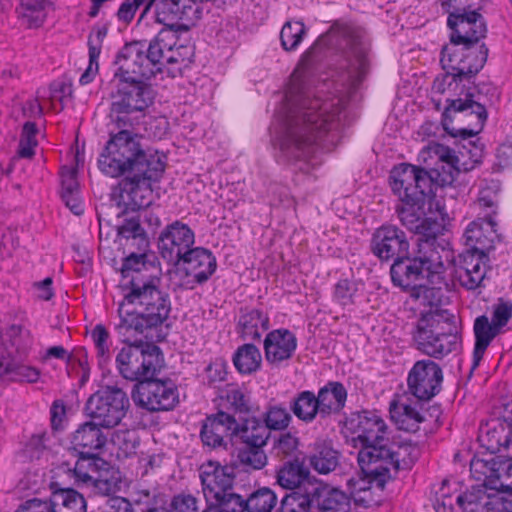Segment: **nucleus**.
<instances>
[{
  "label": "nucleus",
  "mask_w": 512,
  "mask_h": 512,
  "mask_svg": "<svg viewBox=\"0 0 512 512\" xmlns=\"http://www.w3.org/2000/svg\"><path fill=\"white\" fill-rule=\"evenodd\" d=\"M141 136L122 129L110 135L98 159V167L107 176H124L112 188L110 198L119 208L140 210L152 202L151 182L158 180L165 170L163 156L157 151L145 150Z\"/></svg>",
  "instance_id": "nucleus-1"
},
{
  "label": "nucleus",
  "mask_w": 512,
  "mask_h": 512,
  "mask_svg": "<svg viewBox=\"0 0 512 512\" xmlns=\"http://www.w3.org/2000/svg\"><path fill=\"white\" fill-rule=\"evenodd\" d=\"M286 138L282 145L297 158H308L312 145L322 133L337 130L341 100L311 99L299 82H292L285 94Z\"/></svg>",
  "instance_id": "nucleus-2"
},
{
  "label": "nucleus",
  "mask_w": 512,
  "mask_h": 512,
  "mask_svg": "<svg viewBox=\"0 0 512 512\" xmlns=\"http://www.w3.org/2000/svg\"><path fill=\"white\" fill-rule=\"evenodd\" d=\"M159 279L133 277L130 291L119 304L120 323L116 329L128 343L131 337L143 334L146 330L161 325L171 310L169 297L157 283Z\"/></svg>",
  "instance_id": "nucleus-3"
},
{
  "label": "nucleus",
  "mask_w": 512,
  "mask_h": 512,
  "mask_svg": "<svg viewBox=\"0 0 512 512\" xmlns=\"http://www.w3.org/2000/svg\"><path fill=\"white\" fill-rule=\"evenodd\" d=\"M442 252H445L441 248ZM445 265L436 238H419L418 249L415 256L395 260L391 266L390 274L393 283L404 289H411V296L420 301L424 306H433L434 298L438 291L418 283L427 279L431 284H440L443 281L442 274Z\"/></svg>",
  "instance_id": "nucleus-4"
},
{
  "label": "nucleus",
  "mask_w": 512,
  "mask_h": 512,
  "mask_svg": "<svg viewBox=\"0 0 512 512\" xmlns=\"http://www.w3.org/2000/svg\"><path fill=\"white\" fill-rule=\"evenodd\" d=\"M314 45H329L342 51L353 86L359 85L368 73L369 44L365 40L364 31L361 28L336 21L325 34L317 39Z\"/></svg>",
  "instance_id": "nucleus-5"
},
{
  "label": "nucleus",
  "mask_w": 512,
  "mask_h": 512,
  "mask_svg": "<svg viewBox=\"0 0 512 512\" xmlns=\"http://www.w3.org/2000/svg\"><path fill=\"white\" fill-rule=\"evenodd\" d=\"M414 340L423 353L438 358L458 346V330L454 317L440 313H428L417 322Z\"/></svg>",
  "instance_id": "nucleus-6"
},
{
  "label": "nucleus",
  "mask_w": 512,
  "mask_h": 512,
  "mask_svg": "<svg viewBox=\"0 0 512 512\" xmlns=\"http://www.w3.org/2000/svg\"><path fill=\"white\" fill-rule=\"evenodd\" d=\"M486 119L485 107L472 94L467 93L464 98L448 100L442 125L451 136L466 140L481 131Z\"/></svg>",
  "instance_id": "nucleus-7"
},
{
  "label": "nucleus",
  "mask_w": 512,
  "mask_h": 512,
  "mask_svg": "<svg viewBox=\"0 0 512 512\" xmlns=\"http://www.w3.org/2000/svg\"><path fill=\"white\" fill-rule=\"evenodd\" d=\"M119 373L130 381L153 378L161 366L160 349L154 344L135 341L124 346L116 356Z\"/></svg>",
  "instance_id": "nucleus-8"
},
{
  "label": "nucleus",
  "mask_w": 512,
  "mask_h": 512,
  "mask_svg": "<svg viewBox=\"0 0 512 512\" xmlns=\"http://www.w3.org/2000/svg\"><path fill=\"white\" fill-rule=\"evenodd\" d=\"M488 49L484 46H467L452 43L442 48L440 63L446 71V78L452 81L470 80L484 66Z\"/></svg>",
  "instance_id": "nucleus-9"
},
{
  "label": "nucleus",
  "mask_w": 512,
  "mask_h": 512,
  "mask_svg": "<svg viewBox=\"0 0 512 512\" xmlns=\"http://www.w3.org/2000/svg\"><path fill=\"white\" fill-rule=\"evenodd\" d=\"M351 424L355 423L353 432L356 436L354 442H359L361 448L358 452V464L362 473L367 477L369 473H375V464L379 462V458L373 457L370 462L362 459L363 452L371 451L372 448H387L390 443L388 437V427L385 421L374 413L363 412L352 419Z\"/></svg>",
  "instance_id": "nucleus-10"
},
{
  "label": "nucleus",
  "mask_w": 512,
  "mask_h": 512,
  "mask_svg": "<svg viewBox=\"0 0 512 512\" xmlns=\"http://www.w3.org/2000/svg\"><path fill=\"white\" fill-rule=\"evenodd\" d=\"M129 406V398L121 388L105 386L88 398L85 412L102 428L111 429L121 423Z\"/></svg>",
  "instance_id": "nucleus-11"
},
{
  "label": "nucleus",
  "mask_w": 512,
  "mask_h": 512,
  "mask_svg": "<svg viewBox=\"0 0 512 512\" xmlns=\"http://www.w3.org/2000/svg\"><path fill=\"white\" fill-rule=\"evenodd\" d=\"M116 93H112L110 117L118 126L126 124L128 114L143 111L153 101L151 87L142 79H118Z\"/></svg>",
  "instance_id": "nucleus-12"
},
{
  "label": "nucleus",
  "mask_w": 512,
  "mask_h": 512,
  "mask_svg": "<svg viewBox=\"0 0 512 512\" xmlns=\"http://www.w3.org/2000/svg\"><path fill=\"white\" fill-rule=\"evenodd\" d=\"M390 180L392 191L402 203L424 204L432 184L425 169L407 163L394 167Z\"/></svg>",
  "instance_id": "nucleus-13"
},
{
  "label": "nucleus",
  "mask_w": 512,
  "mask_h": 512,
  "mask_svg": "<svg viewBox=\"0 0 512 512\" xmlns=\"http://www.w3.org/2000/svg\"><path fill=\"white\" fill-rule=\"evenodd\" d=\"M132 399L137 406L148 411H168L179 402V393L171 381L150 378L135 385Z\"/></svg>",
  "instance_id": "nucleus-14"
},
{
  "label": "nucleus",
  "mask_w": 512,
  "mask_h": 512,
  "mask_svg": "<svg viewBox=\"0 0 512 512\" xmlns=\"http://www.w3.org/2000/svg\"><path fill=\"white\" fill-rule=\"evenodd\" d=\"M419 455V450L415 445L410 443L394 444L389 443L387 448H372L371 451L363 452L362 459L371 461L373 457L379 458V462L375 464V473H369L367 477L377 479L384 477L390 469L398 472L401 469H410L415 463Z\"/></svg>",
  "instance_id": "nucleus-15"
},
{
  "label": "nucleus",
  "mask_w": 512,
  "mask_h": 512,
  "mask_svg": "<svg viewBox=\"0 0 512 512\" xmlns=\"http://www.w3.org/2000/svg\"><path fill=\"white\" fill-rule=\"evenodd\" d=\"M442 370L432 360L417 361L407 378L408 391L421 401L433 398L441 388Z\"/></svg>",
  "instance_id": "nucleus-16"
},
{
  "label": "nucleus",
  "mask_w": 512,
  "mask_h": 512,
  "mask_svg": "<svg viewBox=\"0 0 512 512\" xmlns=\"http://www.w3.org/2000/svg\"><path fill=\"white\" fill-rule=\"evenodd\" d=\"M153 9L156 22L173 28L179 22H193L200 18L198 5L193 0H149L145 5L141 19Z\"/></svg>",
  "instance_id": "nucleus-17"
},
{
  "label": "nucleus",
  "mask_w": 512,
  "mask_h": 512,
  "mask_svg": "<svg viewBox=\"0 0 512 512\" xmlns=\"http://www.w3.org/2000/svg\"><path fill=\"white\" fill-rule=\"evenodd\" d=\"M447 24L452 30L450 35L452 43L475 46L486 34V25L483 17L476 11L465 13L451 12Z\"/></svg>",
  "instance_id": "nucleus-18"
},
{
  "label": "nucleus",
  "mask_w": 512,
  "mask_h": 512,
  "mask_svg": "<svg viewBox=\"0 0 512 512\" xmlns=\"http://www.w3.org/2000/svg\"><path fill=\"white\" fill-rule=\"evenodd\" d=\"M194 244V233L179 221L168 225L159 237V250L168 262L178 263Z\"/></svg>",
  "instance_id": "nucleus-19"
},
{
  "label": "nucleus",
  "mask_w": 512,
  "mask_h": 512,
  "mask_svg": "<svg viewBox=\"0 0 512 512\" xmlns=\"http://www.w3.org/2000/svg\"><path fill=\"white\" fill-rule=\"evenodd\" d=\"M371 247L381 260H398L409 254V242L405 233L396 226H382L373 234Z\"/></svg>",
  "instance_id": "nucleus-20"
},
{
  "label": "nucleus",
  "mask_w": 512,
  "mask_h": 512,
  "mask_svg": "<svg viewBox=\"0 0 512 512\" xmlns=\"http://www.w3.org/2000/svg\"><path fill=\"white\" fill-rule=\"evenodd\" d=\"M145 43L135 41L126 44L119 52L116 60L118 70L115 72L116 79H142L149 78L155 71L148 67L144 57Z\"/></svg>",
  "instance_id": "nucleus-21"
},
{
  "label": "nucleus",
  "mask_w": 512,
  "mask_h": 512,
  "mask_svg": "<svg viewBox=\"0 0 512 512\" xmlns=\"http://www.w3.org/2000/svg\"><path fill=\"white\" fill-rule=\"evenodd\" d=\"M199 477L204 497L208 503L223 498L232 491L234 475L232 468L228 466L208 461L201 465Z\"/></svg>",
  "instance_id": "nucleus-22"
},
{
  "label": "nucleus",
  "mask_w": 512,
  "mask_h": 512,
  "mask_svg": "<svg viewBox=\"0 0 512 512\" xmlns=\"http://www.w3.org/2000/svg\"><path fill=\"white\" fill-rule=\"evenodd\" d=\"M236 420L230 414L219 411L207 417L202 425L200 437L205 446L210 448L226 447V438L234 436Z\"/></svg>",
  "instance_id": "nucleus-23"
},
{
  "label": "nucleus",
  "mask_w": 512,
  "mask_h": 512,
  "mask_svg": "<svg viewBox=\"0 0 512 512\" xmlns=\"http://www.w3.org/2000/svg\"><path fill=\"white\" fill-rule=\"evenodd\" d=\"M312 486V504L314 512H349L350 497L342 490L314 481Z\"/></svg>",
  "instance_id": "nucleus-24"
},
{
  "label": "nucleus",
  "mask_w": 512,
  "mask_h": 512,
  "mask_svg": "<svg viewBox=\"0 0 512 512\" xmlns=\"http://www.w3.org/2000/svg\"><path fill=\"white\" fill-rule=\"evenodd\" d=\"M297 347L295 335L287 329H277L267 334L264 340L265 358L274 366L289 360Z\"/></svg>",
  "instance_id": "nucleus-25"
},
{
  "label": "nucleus",
  "mask_w": 512,
  "mask_h": 512,
  "mask_svg": "<svg viewBox=\"0 0 512 512\" xmlns=\"http://www.w3.org/2000/svg\"><path fill=\"white\" fill-rule=\"evenodd\" d=\"M183 268L187 276L195 283L206 282L215 272L217 263L212 253L204 248H191L182 258Z\"/></svg>",
  "instance_id": "nucleus-26"
},
{
  "label": "nucleus",
  "mask_w": 512,
  "mask_h": 512,
  "mask_svg": "<svg viewBox=\"0 0 512 512\" xmlns=\"http://www.w3.org/2000/svg\"><path fill=\"white\" fill-rule=\"evenodd\" d=\"M487 255L465 251L459 256V266L456 270L461 286L474 290L485 278V259Z\"/></svg>",
  "instance_id": "nucleus-27"
},
{
  "label": "nucleus",
  "mask_w": 512,
  "mask_h": 512,
  "mask_svg": "<svg viewBox=\"0 0 512 512\" xmlns=\"http://www.w3.org/2000/svg\"><path fill=\"white\" fill-rule=\"evenodd\" d=\"M101 428L94 420L81 424L71 436L73 448L82 455H89L91 451L103 448L107 436Z\"/></svg>",
  "instance_id": "nucleus-28"
},
{
  "label": "nucleus",
  "mask_w": 512,
  "mask_h": 512,
  "mask_svg": "<svg viewBox=\"0 0 512 512\" xmlns=\"http://www.w3.org/2000/svg\"><path fill=\"white\" fill-rule=\"evenodd\" d=\"M316 397L320 417L326 418L341 412L346 403L347 391L340 382H328L324 387L319 389Z\"/></svg>",
  "instance_id": "nucleus-29"
},
{
  "label": "nucleus",
  "mask_w": 512,
  "mask_h": 512,
  "mask_svg": "<svg viewBox=\"0 0 512 512\" xmlns=\"http://www.w3.org/2000/svg\"><path fill=\"white\" fill-rule=\"evenodd\" d=\"M39 376L38 369L16 362L11 358L7 349L0 345V384L6 379L34 383Z\"/></svg>",
  "instance_id": "nucleus-30"
},
{
  "label": "nucleus",
  "mask_w": 512,
  "mask_h": 512,
  "mask_svg": "<svg viewBox=\"0 0 512 512\" xmlns=\"http://www.w3.org/2000/svg\"><path fill=\"white\" fill-rule=\"evenodd\" d=\"M244 446H252L255 448H263L270 437V431L256 418H248L242 424L236 422L234 433Z\"/></svg>",
  "instance_id": "nucleus-31"
},
{
  "label": "nucleus",
  "mask_w": 512,
  "mask_h": 512,
  "mask_svg": "<svg viewBox=\"0 0 512 512\" xmlns=\"http://www.w3.org/2000/svg\"><path fill=\"white\" fill-rule=\"evenodd\" d=\"M339 457V452L330 443L317 441L314 444L313 453L309 457V463L317 472L328 474L338 466Z\"/></svg>",
  "instance_id": "nucleus-32"
},
{
  "label": "nucleus",
  "mask_w": 512,
  "mask_h": 512,
  "mask_svg": "<svg viewBox=\"0 0 512 512\" xmlns=\"http://www.w3.org/2000/svg\"><path fill=\"white\" fill-rule=\"evenodd\" d=\"M309 472L298 461L285 463L277 472V483L284 489L300 490L306 483H314L308 478Z\"/></svg>",
  "instance_id": "nucleus-33"
},
{
  "label": "nucleus",
  "mask_w": 512,
  "mask_h": 512,
  "mask_svg": "<svg viewBox=\"0 0 512 512\" xmlns=\"http://www.w3.org/2000/svg\"><path fill=\"white\" fill-rule=\"evenodd\" d=\"M49 504L53 512H86L84 497L71 488L53 491Z\"/></svg>",
  "instance_id": "nucleus-34"
},
{
  "label": "nucleus",
  "mask_w": 512,
  "mask_h": 512,
  "mask_svg": "<svg viewBox=\"0 0 512 512\" xmlns=\"http://www.w3.org/2000/svg\"><path fill=\"white\" fill-rule=\"evenodd\" d=\"M486 231L493 230L494 222L489 218L486 222ZM464 237L466 239L467 250L469 252L487 255V251L492 247L491 240L485 235L483 223L473 221L465 230Z\"/></svg>",
  "instance_id": "nucleus-35"
},
{
  "label": "nucleus",
  "mask_w": 512,
  "mask_h": 512,
  "mask_svg": "<svg viewBox=\"0 0 512 512\" xmlns=\"http://www.w3.org/2000/svg\"><path fill=\"white\" fill-rule=\"evenodd\" d=\"M499 333L500 331L490 323L487 316L482 315L476 318L474 322V334L476 338L473 355L474 366L479 364L485 350Z\"/></svg>",
  "instance_id": "nucleus-36"
},
{
  "label": "nucleus",
  "mask_w": 512,
  "mask_h": 512,
  "mask_svg": "<svg viewBox=\"0 0 512 512\" xmlns=\"http://www.w3.org/2000/svg\"><path fill=\"white\" fill-rule=\"evenodd\" d=\"M391 419L398 429L415 433L419 430L420 424L425 420L424 416L411 405L395 404L390 405Z\"/></svg>",
  "instance_id": "nucleus-37"
},
{
  "label": "nucleus",
  "mask_w": 512,
  "mask_h": 512,
  "mask_svg": "<svg viewBox=\"0 0 512 512\" xmlns=\"http://www.w3.org/2000/svg\"><path fill=\"white\" fill-rule=\"evenodd\" d=\"M106 465V462L100 458L83 456L76 463L72 472L75 482L78 485L90 486V484L97 480L100 476L101 468Z\"/></svg>",
  "instance_id": "nucleus-38"
},
{
  "label": "nucleus",
  "mask_w": 512,
  "mask_h": 512,
  "mask_svg": "<svg viewBox=\"0 0 512 512\" xmlns=\"http://www.w3.org/2000/svg\"><path fill=\"white\" fill-rule=\"evenodd\" d=\"M106 35L107 28L102 26L94 29V31L89 36V65L80 77V83L82 85L90 83L98 72V58L100 56L102 43Z\"/></svg>",
  "instance_id": "nucleus-39"
},
{
  "label": "nucleus",
  "mask_w": 512,
  "mask_h": 512,
  "mask_svg": "<svg viewBox=\"0 0 512 512\" xmlns=\"http://www.w3.org/2000/svg\"><path fill=\"white\" fill-rule=\"evenodd\" d=\"M484 486L496 491H512V461L494 462L490 474L486 476Z\"/></svg>",
  "instance_id": "nucleus-40"
},
{
  "label": "nucleus",
  "mask_w": 512,
  "mask_h": 512,
  "mask_svg": "<svg viewBox=\"0 0 512 512\" xmlns=\"http://www.w3.org/2000/svg\"><path fill=\"white\" fill-rule=\"evenodd\" d=\"M311 490V483H306L300 490L285 495L280 501L279 512H314Z\"/></svg>",
  "instance_id": "nucleus-41"
},
{
  "label": "nucleus",
  "mask_w": 512,
  "mask_h": 512,
  "mask_svg": "<svg viewBox=\"0 0 512 512\" xmlns=\"http://www.w3.org/2000/svg\"><path fill=\"white\" fill-rule=\"evenodd\" d=\"M293 414L301 421L310 423L320 416L316 395L311 391L300 392L290 405Z\"/></svg>",
  "instance_id": "nucleus-42"
},
{
  "label": "nucleus",
  "mask_w": 512,
  "mask_h": 512,
  "mask_svg": "<svg viewBox=\"0 0 512 512\" xmlns=\"http://www.w3.org/2000/svg\"><path fill=\"white\" fill-rule=\"evenodd\" d=\"M239 326L244 339H259L261 330L268 329L269 319L259 310H250L242 313L239 318Z\"/></svg>",
  "instance_id": "nucleus-43"
},
{
  "label": "nucleus",
  "mask_w": 512,
  "mask_h": 512,
  "mask_svg": "<svg viewBox=\"0 0 512 512\" xmlns=\"http://www.w3.org/2000/svg\"><path fill=\"white\" fill-rule=\"evenodd\" d=\"M262 356L259 349L253 344H244L234 355L233 362L239 372L250 374L261 365Z\"/></svg>",
  "instance_id": "nucleus-44"
},
{
  "label": "nucleus",
  "mask_w": 512,
  "mask_h": 512,
  "mask_svg": "<svg viewBox=\"0 0 512 512\" xmlns=\"http://www.w3.org/2000/svg\"><path fill=\"white\" fill-rule=\"evenodd\" d=\"M277 502L276 493L268 487H262L245 499L246 512H272Z\"/></svg>",
  "instance_id": "nucleus-45"
},
{
  "label": "nucleus",
  "mask_w": 512,
  "mask_h": 512,
  "mask_svg": "<svg viewBox=\"0 0 512 512\" xmlns=\"http://www.w3.org/2000/svg\"><path fill=\"white\" fill-rule=\"evenodd\" d=\"M424 204L402 203L397 207V213L401 223L407 229L416 233H421V228L424 223Z\"/></svg>",
  "instance_id": "nucleus-46"
},
{
  "label": "nucleus",
  "mask_w": 512,
  "mask_h": 512,
  "mask_svg": "<svg viewBox=\"0 0 512 512\" xmlns=\"http://www.w3.org/2000/svg\"><path fill=\"white\" fill-rule=\"evenodd\" d=\"M237 461L245 471L260 470L267 464V455L263 448L243 446L238 450Z\"/></svg>",
  "instance_id": "nucleus-47"
},
{
  "label": "nucleus",
  "mask_w": 512,
  "mask_h": 512,
  "mask_svg": "<svg viewBox=\"0 0 512 512\" xmlns=\"http://www.w3.org/2000/svg\"><path fill=\"white\" fill-rule=\"evenodd\" d=\"M306 34L305 25L300 21H287L280 32L281 46L285 51H294Z\"/></svg>",
  "instance_id": "nucleus-48"
},
{
  "label": "nucleus",
  "mask_w": 512,
  "mask_h": 512,
  "mask_svg": "<svg viewBox=\"0 0 512 512\" xmlns=\"http://www.w3.org/2000/svg\"><path fill=\"white\" fill-rule=\"evenodd\" d=\"M193 48L189 45H177L173 47L170 53L166 55V64L172 66L168 68V73L173 77L180 73L183 67H187L192 62Z\"/></svg>",
  "instance_id": "nucleus-49"
},
{
  "label": "nucleus",
  "mask_w": 512,
  "mask_h": 512,
  "mask_svg": "<svg viewBox=\"0 0 512 512\" xmlns=\"http://www.w3.org/2000/svg\"><path fill=\"white\" fill-rule=\"evenodd\" d=\"M432 151L442 162L448 164L458 173L468 172L473 169V164L468 165L464 152H459V155H456L452 149L440 144L435 145Z\"/></svg>",
  "instance_id": "nucleus-50"
},
{
  "label": "nucleus",
  "mask_w": 512,
  "mask_h": 512,
  "mask_svg": "<svg viewBox=\"0 0 512 512\" xmlns=\"http://www.w3.org/2000/svg\"><path fill=\"white\" fill-rule=\"evenodd\" d=\"M263 417L264 426L267 427L268 431L284 430L289 426L292 420V416L288 410L280 405L269 406Z\"/></svg>",
  "instance_id": "nucleus-51"
},
{
  "label": "nucleus",
  "mask_w": 512,
  "mask_h": 512,
  "mask_svg": "<svg viewBox=\"0 0 512 512\" xmlns=\"http://www.w3.org/2000/svg\"><path fill=\"white\" fill-rule=\"evenodd\" d=\"M47 0H21L20 16L27 19L30 27H38L45 19Z\"/></svg>",
  "instance_id": "nucleus-52"
},
{
  "label": "nucleus",
  "mask_w": 512,
  "mask_h": 512,
  "mask_svg": "<svg viewBox=\"0 0 512 512\" xmlns=\"http://www.w3.org/2000/svg\"><path fill=\"white\" fill-rule=\"evenodd\" d=\"M138 502L147 504L146 512H173L166 494L143 489L138 492Z\"/></svg>",
  "instance_id": "nucleus-53"
},
{
  "label": "nucleus",
  "mask_w": 512,
  "mask_h": 512,
  "mask_svg": "<svg viewBox=\"0 0 512 512\" xmlns=\"http://www.w3.org/2000/svg\"><path fill=\"white\" fill-rule=\"evenodd\" d=\"M38 133V129L36 124L31 121H27L23 125L18 155L22 158H31L34 155V149L38 145L36 135Z\"/></svg>",
  "instance_id": "nucleus-54"
},
{
  "label": "nucleus",
  "mask_w": 512,
  "mask_h": 512,
  "mask_svg": "<svg viewBox=\"0 0 512 512\" xmlns=\"http://www.w3.org/2000/svg\"><path fill=\"white\" fill-rule=\"evenodd\" d=\"M145 257L146 256L144 254H131L130 256L125 258L121 268V273L123 280L127 281L122 284L123 286L130 288V281L133 279V277L147 279L141 273L143 268H145L146 266Z\"/></svg>",
  "instance_id": "nucleus-55"
},
{
  "label": "nucleus",
  "mask_w": 512,
  "mask_h": 512,
  "mask_svg": "<svg viewBox=\"0 0 512 512\" xmlns=\"http://www.w3.org/2000/svg\"><path fill=\"white\" fill-rule=\"evenodd\" d=\"M112 441L119 451L122 452L124 457L135 454L140 443L136 433L129 430L117 431Z\"/></svg>",
  "instance_id": "nucleus-56"
},
{
  "label": "nucleus",
  "mask_w": 512,
  "mask_h": 512,
  "mask_svg": "<svg viewBox=\"0 0 512 512\" xmlns=\"http://www.w3.org/2000/svg\"><path fill=\"white\" fill-rule=\"evenodd\" d=\"M170 507L173 512H198L199 500L190 493L181 492L172 497Z\"/></svg>",
  "instance_id": "nucleus-57"
},
{
  "label": "nucleus",
  "mask_w": 512,
  "mask_h": 512,
  "mask_svg": "<svg viewBox=\"0 0 512 512\" xmlns=\"http://www.w3.org/2000/svg\"><path fill=\"white\" fill-rule=\"evenodd\" d=\"M91 336L100 362H106L110 357L108 346L109 332L103 325L99 324L92 330Z\"/></svg>",
  "instance_id": "nucleus-58"
},
{
  "label": "nucleus",
  "mask_w": 512,
  "mask_h": 512,
  "mask_svg": "<svg viewBox=\"0 0 512 512\" xmlns=\"http://www.w3.org/2000/svg\"><path fill=\"white\" fill-rule=\"evenodd\" d=\"M219 512H246L245 499L232 491L225 497L214 500Z\"/></svg>",
  "instance_id": "nucleus-59"
},
{
  "label": "nucleus",
  "mask_w": 512,
  "mask_h": 512,
  "mask_svg": "<svg viewBox=\"0 0 512 512\" xmlns=\"http://www.w3.org/2000/svg\"><path fill=\"white\" fill-rule=\"evenodd\" d=\"M162 50L157 47L155 39L149 42V45H145L144 57L148 67H151L155 73L163 72L165 65V57L161 53Z\"/></svg>",
  "instance_id": "nucleus-60"
},
{
  "label": "nucleus",
  "mask_w": 512,
  "mask_h": 512,
  "mask_svg": "<svg viewBox=\"0 0 512 512\" xmlns=\"http://www.w3.org/2000/svg\"><path fill=\"white\" fill-rule=\"evenodd\" d=\"M298 447V438L291 433L281 434L274 444V452L277 456L287 457L294 453Z\"/></svg>",
  "instance_id": "nucleus-61"
},
{
  "label": "nucleus",
  "mask_w": 512,
  "mask_h": 512,
  "mask_svg": "<svg viewBox=\"0 0 512 512\" xmlns=\"http://www.w3.org/2000/svg\"><path fill=\"white\" fill-rule=\"evenodd\" d=\"M118 234L126 239L139 240L140 243L146 242L144 229L139 221L133 218L118 227Z\"/></svg>",
  "instance_id": "nucleus-62"
},
{
  "label": "nucleus",
  "mask_w": 512,
  "mask_h": 512,
  "mask_svg": "<svg viewBox=\"0 0 512 512\" xmlns=\"http://www.w3.org/2000/svg\"><path fill=\"white\" fill-rule=\"evenodd\" d=\"M512 317V304L509 302H499L495 305L492 315L491 324L500 332Z\"/></svg>",
  "instance_id": "nucleus-63"
},
{
  "label": "nucleus",
  "mask_w": 512,
  "mask_h": 512,
  "mask_svg": "<svg viewBox=\"0 0 512 512\" xmlns=\"http://www.w3.org/2000/svg\"><path fill=\"white\" fill-rule=\"evenodd\" d=\"M226 400L235 412L248 413L250 410L248 399L245 394L237 388H231L227 391Z\"/></svg>",
  "instance_id": "nucleus-64"
}]
</instances>
